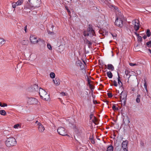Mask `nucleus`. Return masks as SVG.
I'll return each instance as SVG.
<instances>
[{"label": "nucleus", "mask_w": 151, "mask_h": 151, "mask_svg": "<svg viewBox=\"0 0 151 151\" xmlns=\"http://www.w3.org/2000/svg\"><path fill=\"white\" fill-rule=\"evenodd\" d=\"M113 83H114V85L115 86H117V83L115 80L114 81Z\"/></svg>", "instance_id": "obj_40"}, {"label": "nucleus", "mask_w": 151, "mask_h": 151, "mask_svg": "<svg viewBox=\"0 0 151 151\" xmlns=\"http://www.w3.org/2000/svg\"><path fill=\"white\" fill-rule=\"evenodd\" d=\"M9 132L7 130H5L4 132V134L5 135H8Z\"/></svg>", "instance_id": "obj_31"}, {"label": "nucleus", "mask_w": 151, "mask_h": 151, "mask_svg": "<svg viewBox=\"0 0 151 151\" xmlns=\"http://www.w3.org/2000/svg\"><path fill=\"white\" fill-rule=\"evenodd\" d=\"M39 93L41 97L44 100L48 101L50 100L49 95L44 90L40 88Z\"/></svg>", "instance_id": "obj_1"}, {"label": "nucleus", "mask_w": 151, "mask_h": 151, "mask_svg": "<svg viewBox=\"0 0 151 151\" xmlns=\"http://www.w3.org/2000/svg\"><path fill=\"white\" fill-rule=\"evenodd\" d=\"M106 74L109 78H111L112 77L113 75L111 72H107L106 73Z\"/></svg>", "instance_id": "obj_18"}, {"label": "nucleus", "mask_w": 151, "mask_h": 151, "mask_svg": "<svg viewBox=\"0 0 151 151\" xmlns=\"http://www.w3.org/2000/svg\"><path fill=\"white\" fill-rule=\"evenodd\" d=\"M115 23L116 25L120 27H122L123 26L122 20L118 19V18H116Z\"/></svg>", "instance_id": "obj_10"}, {"label": "nucleus", "mask_w": 151, "mask_h": 151, "mask_svg": "<svg viewBox=\"0 0 151 151\" xmlns=\"http://www.w3.org/2000/svg\"><path fill=\"white\" fill-rule=\"evenodd\" d=\"M27 101L28 103L30 104H36L38 102L37 100L34 98H29Z\"/></svg>", "instance_id": "obj_7"}, {"label": "nucleus", "mask_w": 151, "mask_h": 151, "mask_svg": "<svg viewBox=\"0 0 151 151\" xmlns=\"http://www.w3.org/2000/svg\"><path fill=\"white\" fill-rule=\"evenodd\" d=\"M120 98L122 100H123L124 101H125L126 100V98L127 96V95L124 92H122L121 93Z\"/></svg>", "instance_id": "obj_13"}, {"label": "nucleus", "mask_w": 151, "mask_h": 151, "mask_svg": "<svg viewBox=\"0 0 151 151\" xmlns=\"http://www.w3.org/2000/svg\"><path fill=\"white\" fill-rule=\"evenodd\" d=\"M27 26L26 25L24 28V31H25V32H26L27 31H26V30H27Z\"/></svg>", "instance_id": "obj_47"}, {"label": "nucleus", "mask_w": 151, "mask_h": 151, "mask_svg": "<svg viewBox=\"0 0 151 151\" xmlns=\"http://www.w3.org/2000/svg\"><path fill=\"white\" fill-rule=\"evenodd\" d=\"M107 95L110 98L112 96V94L111 93H107Z\"/></svg>", "instance_id": "obj_39"}, {"label": "nucleus", "mask_w": 151, "mask_h": 151, "mask_svg": "<svg viewBox=\"0 0 151 151\" xmlns=\"http://www.w3.org/2000/svg\"><path fill=\"white\" fill-rule=\"evenodd\" d=\"M19 6V5H18V2H17L15 3H13L12 4V7L13 8H15L17 6Z\"/></svg>", "instance_id": "obj_24"}, {"label": "nucleus", "mask_w": 151, "mask_h": 151, "mask_svg": "<svg viewBox=\"0 0 151 151\" xmlns=\"http://www.w3.org/2000/svg\"><path fill=\"white\" fill-rule=\"evenodd\" d=\"M65 8H66V9L67 10L68 12V13L69 14V15H70V11L68 9L67 7H65Z\"/></svg>", "instance_id": "obj_45"}, {"label": "nucleus", "mask_w": 151, "mask_h": 151, "mask_svg": "<svg viewBox=\"0 0 151 151\" xmlns=\"http://www.w3.org/2000/svg\"><path fill=\"white\" fill-rule=\"evenodd\" d=\"M128 144V141L126 140L123 141L122 144V147L124 151H128L127 145Z\"/></svg>", "instance_id": "obj_8"}, {"label": "nucleus", "mask_w": 151, "mask_h": 151, "mask_svg": "<svg viewBox=\"0 0 151 151\" xmlns=\"http://www.w3.org/2000/svg\"><path fill=\"white\" fill-rule=\"evenodd\" d=\"M135 34L137 35V37L138 36V35H139L136 32H135Z\"/></svg>", "instance_id": "obj_53"}, {"label": "nucleus", "mask_w": 151, "mask_h": 151, "mask_svg": "<svg viewBox=\"0 0 151 151\" xmlns=\"http://www.w3.org/2000/svg\"><path fill=\"white\" fill-rule=\"evenodd\" d=\"M80 65L81 69L83 70V73H85V69H84L83 67H84V66L83 64L82 63L80 62Z\"/></svg>", "instance_id": "obj_19"}, {"label": "nucleus", "mask_w": 151, "mask_h": 151, "mask_svg": "<svg viewBox=\"0 0 151 151\" xmlns=\"http://www.w3.org/2000/svg\"><path fill=\"white\" fill-rule=\"evenodd\" d=\"M53 81L56 85L58 86L60 84V80L58 78H56L55 79H53Z\"/></svg>", "instance_id": "obj_14"}, {"label": "nucleus", "mask_w": 151, "mask_h": 151, "mask_svg": "<svg viewBox=\"0 0 151 151\" xmlns=\"http://www.w3.org/2000/svg\"><path fill=\"white\" fill-rule=\"evenodd\" d=\"M101 1L103 2H105V1H107L108 2L110 1L111 0H101Z\"/></svg>", "instance_id": "obj_46"}, {"label": "nucleus", "mask_w": 151, "mask_h": 151, "mask_svg": "<svg viewBox=\"0 0 151 151\" xmlns=\"http://www.w3.org/2000/svg\"><path fill=\"white\" fill-rule=\"evenodd\" d=\"M123 122L124 123L126 124H128L130 122L129 118L128 117H127L126 119H124L123 120Z\"/></svg>", "instance_id": "obj_16"}, {"label": "nucleus", "mask_w": 151, "mask_h": 151, "mask_svg": "<svg viewBox=\"0 0 151 151\" xmlns=\"http://www.w3.org/2000/svg\"><path fill=\"white\" fill-rule=\"evenodd\" d=\"M20 127V125L19 124H17L16 125H15L14 126V128L15 129H18L19 127Z\"/></svg>", "instance_id": "obj_34"}, {"label": "nucleus", "mask_w": 151, "mask_h": 151, "mask_svg": "<svg viewBox=\"0 0 151 151\" xmlns=\"http://www.w3.org/2000/svg\"><path fill=\"white\" fill-rule=\"evenodd\" d=\"M147 36L148 37H149L151 35V32L149 29H147L146 32Z\"/></svg>", "instance_id": "obj_25"}, {"label": "nucleus", "mask_w": 151, "mask_h": 151, "mask_svg": "<svg viewBox=\"0 0 151 151\" xmlns=\"http://www.w3.org/2000/svg\"><path fill=\"white\" fill-rule=\"evenodd\" d=\"M95 32L92 28L90 25H89V27L87 29V31H84L83 32V35L85 36H89L92 37L94 35Z\"/></svg>", "instance_id": "obj_4"}, {"label": "nucleus", "mask_w": 151, "mask_h": 151, "mask_svg": "<svg viewBox=\"0 0 151 151\" xmlns=\"http://www.w3.org/2000/svg\"><path fill=\"white\" fill-rule=\"evenodd\" d=\"M112 108L114 110H118V108L116 107L114 105H113Z\"/></svg>", "instance_id": "obj_33"}, {"label": "nucleus", "mask_w": 151, "mask_h": 151, "mask_svg": "<svg viewBox=\"0 0 151 151\" xmlns=\"http://www.w3.org/2000/svg\"><path fill=\"white\" fill-rule=\"evenodd\" d=\"M118 84L119 85V86L121 87L122 86V82L120 80V77L119 76L118 74Z\"/></svg>", "instance_id": "obj_17"}, {"label": "nucleus", "mask_w": 151, "mask_h": 151, "mask_svg": "<svg viewBox=\"0 0 151 151\" xmlns=\"http://www.w3.org/2000/svg\"><path fill=\"white\" fill-rule=\"evenodd\" d=\"M138 40L139 41H140L142 40V37H141L139 35L137 37Z\"/></svg>", "instance_id": "obj_37"}, {"label": "nucleus", "mask_w": 151, "mask_h": 151, "mask_svg": "<svg viewBox=\"0 0 151 151\" xmlns=\"http://www.w3.org/2000/svg\"><path fill=\"white\" fill-rule=\"evenodd\" d=\"M23 0H18L17 2H18V5H21L23 2Z\"/></svg>", "instance_id": "obj_30"}, {"label": "nucleus", "mask_w": 151, "mask_h": 151, "mask_svg": "<svg viewBox=\"0 0 151 151\" xmlns=\"http://www.w3.org/2000/svg\"><path fill=\"white\" fill-rule=\"evenodd\" d=\"M108 69L111 71H113L114 69V67L111 64H109L107 65Z\"/></svg>", "instance_id": "obj_15"}, {"label": "nucleus", "mask_w": 151, "mask_h": 151, "mask_svg": "<svg viewBox=\"0 0 151 151\" xmlns=\"http://www.w3.org/2000/svg\"><path fill=\"white\" fill-rule=\"evenodd\" d=\"M128 71L127 70H126L125 71V74L126 75H127L128 74Z\"/></svg>", "instance_id": "obj_51"}, {"label": "nucleus", "mask_w": 151, "mask_h": 151, "mask_svg": "<svg viewBox=\"0 0 151 151\" xmlns=\"http://www.w3.org/2000/svg\"><path fill=\"white\" fill-rule=\"evenodd\" d=\"M144 81H145V83H144V87L145 88L146 91V92H147V84H146V82L145 79Z\"/></svg>", "instance_id": "obj_29"}, {"label": "nucleus", "mask_w": 151, "mask_h": 151, "mask_svg": "<svg viewBox=\"0 0 151 151\" xmlns=\"http://www.w3.org/2000/svg\"><path fill=\"white\" fill-rule=\"evenodd\" d=\"M38 90V85L36 84H34L32 86L29 88V91L32 92H35L37 91Z\"/></svg>", "instance_id": "obj_9"}, {"label": "nucleus", "mask_w": 151, "mask_h": 151, "mask_svg": "<svg viewBox=\"0 0 151 151\" xmlns=\"http://www.w3.org/2000/svg\"><path fill=\"white\" fill-rule=\"evenodd\" d=\"M146 45L147 47H151V42L150 41L149 42H147Z\"/></svg>", "instance_id": "obj_32"}, {"label": "nucleus", "mask_w": 151, "mask_h": 151, "mask_svg": "<svg viewBox=\"0 0 151 151\" xmlns=\"http://www.w3.org/2000/svg\"><path fill=\"white\" fill-rule=\"evenodd\" d=\"M55 76V74L54 73L51 72L50 74V77L52 78H54Z\"/></svg>", "instance_id": "obj_27"}, {"label": "nucleus", "mask_w": 151, "mask_h": 151, "mask_svg": "<svg viewBox=\"0 0 151 151\" xmlns=\"http://www.w3.org/2000/svg\"><path fill=\"white\" fill-rule=\"evenodd\" d=\"M38 130L40 132L42 133L45 130V127L41 123H38Z\"/></svg>", "instance_id": "obj_11"}, {"label": "nucleus", "mask_w": 151, "mask_h": 151, "mask_svg": "<svg viewBox=\"0 0 151 151\" xmlns=\"http://www.w3.org/2000/svg\"><path fill=\"white\" fill-rule=\"evenodd\" d=\"M86 43L87 44H88L90 45H92V43L88 40H86Z\"/></svg>", "instance_id": "obj_38"}, {"label": "nucleus", "mask_w": 151, "mask_h": 151, "mask_svg": "<svg viewBox=\"0 0 151 151\" xmlns=\"http://www.w3.org/2000/svg\"><path fill=\"white\" fill-rule=\"evenodd\" d=\"M113 151V147L111 146H109L107 148V150L106 151Z\"/></svg>", "instance_id": "obj_23"}, {"label": "nucleus", "mask_w": 151, "mask_h": 151, "mask_svg": "<svg viewBox=\"0 0 151 151\" xmlns=\"http://www.w3.org/2000/svg\"><path fill=\"white\" fill-rule=\"evenodd\" d=\"M92 121L95 124H98L97 119L95 116H93V119L92 120Z\"/></svg>", "instance_id": "obj_20"}, {"label": "nucleus", "mask_w": 151, "mask_h": 151, "mask_svg": "<svg viewBox=\"0 0 151 151\" xmlns=\"http://www.w3.org/2000/svg\"><path fill=\"white\" fill-rule=\"evenodd\" d=\"M5 40L2 38H0V44H4L5 43Z\"/></svg>", "instance_id": "obj_26"}, {"label": "nucleus", "mask_w": 151, "mask_h": 151, "mask_svg": "<svg viewBox=\"0 0 151 151\" xmlns=\"http://www.w3.org/2000/svg\"><path fill=\"white\" fill-rule=\"evenodd\" d=\"M0 106L2 107V104L1 102H0Z\"/></svg>", "instance_id": "obj_54"}, {"label": "nucleus", "mask_w": 151, "mask_h": 151, "mask_svg": "<svg viewBox=\"0 0 151 151\" xmlns=\"http://www.w3.org/2000/svg\"><path fill=\"white\" fill-rule=\"evenodd\" d=\"M149 52L151 54V50H150V49H149L148 50Z\"/></svg>", "instance_id": "obj_55"}, {"label": "nucleus", "mask_w": 151, "mask_h": 151, "mask_svg": "<svg viewBox=\"0 0 151 151\" xmlns=\"http://www.w3.org/2000/svg\"><path fill=\"white\" fill-rule=\"evenodd\" d=\"M129 65L131 66H133L135 65H136L137 64L135 63H129Z\"/></svg>", "instance_id": "obj_42"}, {"label": "nucleus", "mask_w": 151, "mask_h": 151, "mask_svg": "<svg viewBox=\"0 0 151 151\" xmlns=\"http://www.w3.org/2000/svg\"><path fill=\"white\" fill-rule=\"evenodd\" d=\"M58 134L62 136H65L67 135L66 130L65 128L60 127H59L57 129Z\"/></svg>", "instance_id": "obj_6"}, {"label": "nucleus", "mask_w": 151, "mask_h": 151, "mask_svg": "<svg viewBox=\"0 0 151 151\" xmlns=\"http://www.w3.org/2000/svg\"><path fill=\"white\" fill-rule=\"evenodd\" d=\"M27 43V41L26 40H23L22 41V43L23 45H25Z\"/></svg>", "instance_id": "obj_36"}, {"label": "nucleus", "mask_w": 151, "mask_h": 151, "mask_svg": "<svg viewBox=\"0 0 151 151\" xmlns=\"http://www.w3.org/2000/svg\"><path fill=\"white\" fill-rule=\"evenodd\" d=\"M90 139L91 140V143L93 144H94L95 143V141L92 138H90Z\"/></svg>", "instance_id": "obj_43"}, {"label": "nucleus", "mask_w": 151, "mask_h": 151, "mask_svg": "<svg viewBox=\"0 0 151 151\" xmlns=\"http://www.w3.org/2000/svg\"><path fill=\"white\" fill-rule=\"evenodd\" d=\"M48 33L49 34H50V35H52L53 34V32H50L49 31H48Z\"/></svg>", "instance_id": "obj_48"}, {"label": "nucleus", "mask_w": 151, "mask_h": 151, "mask_svg": "<svg viewBox=\"0 0 151 151\" xmlns=\"http://www.w3.org/2000/svg\"><path fill=\"white\" fill-rule=\"evenodd\" d=\"M143 38L145 39H146L147 38V36L145 35L143 37Z\"/></svg>", "instance_id": "obj_52"}, {"label": "nucleus", "mask_w": 151, "mask_h": 151, "mask_svg": "<svg viewBox=\"0 0 151 151\" xmlns=\"http://www.w3.org/2000/svg\"><path fill=\"white\" fill-rule=\"evenodd\" d=\"M60 94L62 96H67L68 93H64L63 92H62L60 93Z\"/></svg>", "instance_id": "obj_35"}, {"label": "nucleus", "mask_w": 151, "mask_h": 151, "mask_svg": "<svg viewBox=\"0 0 151 151\" xmlns=\"http://www.w3.org/2000/svg\"><path fill=\"white\" fill-rule=\"evenodd\" d=\"M116 18H118V19H120L122 20L123 19V16L122 15H120L119 16H117Z\"/></svg>", "instance_id": "obj_28"}, {"label": "nucleus", "mask_w": 151, "mask_h": 151, "mask_svg": "<svg viewBox=\"0 0 151 151\" xmlns=\"http://www.w3.org/2000/svg\"><path fill=\"white\" fill-rule=\"evenodd\" d=\"M133 24L134 25V27L137 32L139 29V24L138 22H137L136 20H133L132 22Z\"/></svg>", "instance_id": "obj_12"}, {"label": "nucleus", "mask_w": 151, "mask_h": 151, "mask_svg": "<svg viewBox=\"0 0 151 151\" xmlns=\"http://www.w3.org/2000/svg\"><path fill=\"white\" fill-rule=\"evenodd\" d=\"M140 96L139 94L137 95V98L136 99V101L137 103H139L140 102Z\"/></svg>", "instance_id": "obj_22"}, {"label": "nucleus", "mask_w": 151, "mask_h": 151, "mask_svg": "<svg viewBox=\"0 0 151 151\" xmlns=\"http://www.w3.org/2000/svg\"><path fill=\"white\" fill-rule=\"evenodd\" d=\"M93 117V114L92 113L91 114L90 116V119L91 120L92 119V117Z\"/></svg>", "instance_id": "obj_44"}, {"label": "nucleus", "mask_w": 151, "mask_h": 151, "mask_svg": "<svg viewBox=\"0 0 151 151\" xmlns=\"http://www.w3.org/2000/svg\"><path fill=\"white\" fill-rule=\"evenodd\" d=\"M16 144L17 141L15 138L13 137H10L6 141V144L8 147L14 146Z\"/></svg>", "instance_id": "obj_3"}, {"label": "nucleus", "mask_w": 151, "mask_h": 151, "mask_svg": "<svg viewBox=\"0 0 151 151\" xmlns=\"http://www.w3.org/2000/svg\"><path fill=\"white\" fill-rule=\"evenodd\" d=\"M47 47L49 50H51L52 49L51 46L50 44H47Z\"/></svg>", "instance_id": "obj_41"}, {"label": "nucleus", "mask_w": 151, "mask_h": 151, "mask_svg": "<svg viewBox=\"0 0 151 151\" xmlns=\"http://www.w3.org/2000/svg\"><path fill=\"white\" fill-rule=\"evenodd\" d=\"M30 40L31 42L33 44H36L39 42L43 43L44 42L43 40L40 38L37 40L36 37L32 35L30 36Z\"/></svg>", "instance_id": "obj_5"}, {"label": "nucleus", "mask_w": 151, "mask_h": 151, "mask_svg": "<svg viewBox=\"0 0 151 151\" xmlns=\"http://www.w3.org/2000/svg\"><path fill=\"white\" fill-rule=\"evenodd\" d=\"M115 9H116V8H115Z\"/></svg>", "instance_id": "obj_56"}, {"label": "nucleus", "mask_w": 151, "mask_h": 151, "mask_svg": "<svg viewBox=\"0 0 151 151\" xmlns=\"http://www.w3.org/2000/svg\"><path fill=\"white\" fill-rule=\"evenodd\" d=\"M0 114L2 115H5L6 113L4 110H0Z\"/></svg>", "instance_id": "obj_21"}, {"label": "nucleus", "mask_w": 151, "mask_h": 151, "mask_svg": "<svg viewBox=\"0 0 151 151\" xmlns=\"http://www.w3.org/2000/svg\"><path fill=\"white\" fill-rule=\"evenodd\" d=\"M7 106V105L6 104H4L3 105H2V107L6 106Z\"/></svg>", "instance_id": "obj_49"}, {"label": "nucleus", "mask_w": 151, "mask_h": 151, "mask_svg": "<svg viewBox=\"0 0 151 151\" xmlns=\"http://www.w3.org/2000/svg\"><path fill=\"white\" fill-rule=\"evenodd\" d=\"M28 2L30 7L37 8L40 6L41 0H28Z\"/></svg>", "instance_id": "obj_2"}, {"label": "nucleus", "mask_w": 151, "mask_h": 151, "mask_svg": "<svg viewBox=\"0 0 151 151\" xmlns=\"http://www.w3.org/2000/svg\"><path fill=\"white\" fill-rule=\"evenodd\" d=\"M38 123H40V122H39L38 120H37L35 122V123L37 124V125H38Z\"/></svg>", "instance_id": "obj_50"}]
</instances>
